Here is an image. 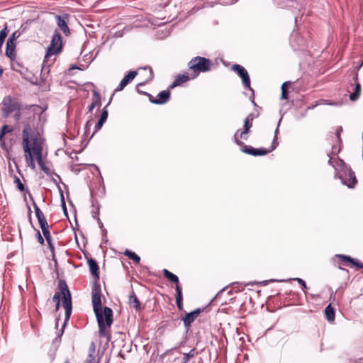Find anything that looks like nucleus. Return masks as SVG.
Returning a JSON list of instances; mask_svg holds the SVG:
<instances>
[{
  "instance_id": "nucleus-1",
  "label": "nucleus",
  "mask_w": 363,
  "mask_h": 363,
  "mask_svg": "<svg viewBox=\"0 0 363 363\" xmlns=\"http://www.w3.org/2000/svg\"><path fill=\"white\" fill-rule=\"evenodd\" d=\"M89 271L96 277V281L91 289V303L93 310L96 315L99 325V333L101 337L109 338L111 336V326L113 324V311L108 306H105L102 311L101 306V289L98 280L99 279V267L92 258L88 259Z\"/></svg>"
},
{
  "instance_id": "nucleus-2",
  "label": "nucleus",
  "mask_w": 363,
  "mask_h": 363,
  "mask_svg": "<svg viewBox=\"0 0 363 363\" xmlns=\"http://www.w3.org/2000/svg\"><path fill=\"white\" fill-rule=\"evenodd\" d=\"M45 123V118L42 117V115L29 116L22 131V141L27 138L28 143L34 144L33 143L36 142L37 145L43 143L40 131L43 130Z\"/></svg>"
},
{
  "instance_id": "nucleus-3",
  "label": "nucleus",
  "mask_w": 363,
  "mask_h": 363,
  "mask_svg": "<svg viewBox=\"0 0 363 363\" xmlns=\"http://www.w3.org/2000/svg\"><path fill=\"white\" fill-rule=\"evenodd\" d=\"M58 291H57L52 297V300L55 303H58L60 302V298L62 296V305L65 308V317L64 325L61 330L60 335H62L64 328H65L67 323H68L72 311V296L70 291L68 288V286L64 279H60L58 281Z\"/></svg>"
},
{
  "instance_id": "nucleus-4",
  "label": "nucleus",
  "mask_w": 363,
  "mask_h": 363,
  "mask_svg": "<svg viewBox=\"0 0 363 363\" xmlns=\"http://www.w3.org/2000/svg\"><path fill=\"white\" fill-rule=\"evenodd\" d=\"M282 119V117L279 119L278 125L274 132V138L273 139L272 145L269 149L265 148H255L250 145H245L242 140L238 139V133L234 135V140L235 143L239 145L241 148L240 150L247 155H252L255 157L257 156H264L267 155L269 152H272L276 147L278 146L277 142V134L279 133V123Z\"/></svg>"
},
{
  "instance_id": "nucleus-5",
  "label": "nucleus",
  "mask_w": 363,
  "mask_h": 363,
  "mask_svg": "<svg viewBox=\"0 0 363 363\" xmlns=\"http://www.w3.org/2000/svg\"><path fill=\"white\" fill-rule=\"evenodd\" d=\"M213 63L211 60L204 57L197 56L192 58L188 63L191 72V78H196L201 72H206L211 69Z\"/></svg>"
},
{
  "instance_id": "nucleus-6",
  "label": "nucleus",
  "mask_w": 363,
  "mask_h": 363,
  "mask_svg": "<svg viewBox=\"0 0 363 363\" xmlns=\"http://www.w3.org/2000/svg\"><path fill=\"white\" fill-rule=\"evenodd\" d=\"M340 171L337 172L335 176L337 177L342 184L348 188L353 189L357 184L354 172L342 160H339Z\"/></svg>"
},
{
  "instance_id": "nucleus-7",
  "label": "nucleus",
  "mask_w": 363,
  "mask_h": 363,
  "mask_svg": "<svg viewBox=\"0 0 363 363\" xmlns=\"http://www.w3.org/2000/svg\"><path fill=\"white\" fill-rule=\"evenodd\" d=\"M62 40L61 35L58 32H55L52 35L50 45L48 47L43 60V65L48 64L50 58L53 55H57L62 51Z\"/></svg>"
},
{
  "instance_id": "nucleus-8",
  "label": "nucleus",
  "mask_w": 363,
  "mask_h": 363,
  "mask_svg": "<svg viewBox=\"0 0 363 363\" xmlns=\"http://www.w3.org/2000/svg\"><path fill=\"white\" fill-rule=\"evenodd\" d=\"M21 105L18 99L11 96H6L2 101V111L4 113H11L18 112Z\"/></svg>"
},
{
  "instance_id": "nucleus-9",
  "label": "nucleus",
  "mask_w": 363,
  "mask_h": 363,
  "mask_svg": "<svg viewBox=\"0 0 363 363\" xmlns=\"http://www.w3.org/2000/svg\"><path fill=\"white\" fill-rule=\"evenodd\" d=\"M138 74V72L136 71H130L128 72V74H126L123 79L121 81L120 84H118V86L116 88L114 92L112 94L108 102L107 103V104L104 107V108L102 109L101 112L100 113H108V111L107 109V107L110 104L111 101V99L114 95V93L115 92H117V91H122L125 86L129 83L132 80H133V79L137 76Z\"/></svg>"
},
{
  "instance_id": "nucleus-10",
  "label": "nucleus",
  "mask_w": 363,
  "mask_h": 363,
  "mask_svg": "<svg viewBox=\"0 0 363 363\" xmlns=\"http://www.w3.org/2000/svg\"><path fill=\"white\" fill-rule=\"evenodd\" d=\"M28 139H24L22 141V147L24 151L25 160L28 165L32 169H35V164L34 161V145L31 143H28Z\"/></svg>"
},
{
  "instance_id": "nucleus-11",
  "label": "nucleus",
  "mask_w": 363,
  "mask_h": 363,
  "mask_svg": "<svg viewBox=\"0 0 363 363\" xmlns=\"http://www.w3.org/2000/svg\"><path fill=\"white\" fill-rule=\"evenodd\" d=\"M231 69L237 72L242 78L244 87L252 91V89L250 86V76L246 69L240 65L235 64L232 66Z\"/></svg>"
},
{
  "instance_id": "nucleus-12",
  "label": "nucleus",
  "mask_w": 363,
  "mask_h": 363,
  "mask_svg": "<svg viewBox=\"0 0 363 363\" xmlns=\"http://www.w3.org/2000/svg\"><path fill=\"white\" fill-rule=\"evenodd\" d=\"M34 144V155L36 157V160L38 164L40 167L41 169L46 174H49V168L45 166L43 160V143L36 144V142L33 143Z\"/></svg>"
},
{
  "instance_id": "nucleus-13",
  "label": "nucleus",
  "mask_w": 363,
  "mask_h": 363,
  "mask_svg": "<svg viewBox=\"0 0 363 363\" xmlns=\"http://www.w3.org/2000/svg\"><path fill=\"white\" fill-rule=\"evenodd\" d=\"M56 23L58 27L62 30L63 33L67 36L69 35L70 31L68 27L69 15L65 14L63 16L55 15Z\"/></svg>"
},
{
  "instance_id": "nucleus-14",
  "label": "nucleus",
  "mask_w": 363,
  "mask_h": 363,
  "mask_svg": "<svg viewBox=\"0 0 363 363\" xmlns=\"http://www.w3.org/2000/svg\"><path fill=\"white\" fill-rule=\"evenodd\" d=\"M353 80L354 82V84H350V89H352V91L350 93V99L351 101H356L359 98L362 92L361 85L357 82L358 74H355V76L353 77Z\"/></svg>"
},
{
  "instance_id": "nucleus-15",
  "label": "nucleus",
  "mask_w": 363,
  "mask_h": 363,
  "mask_svg": "<svg viewBox=\"0 0 363 363\" xmlns=\"http://www.w3.org/2000/svg\"><path fill=\"white\" fill-rule=\"evenodd\" d=\"M252 118L247 117L244 121V128L243 130L238 129L235 134L238 133V139L242 140H247L248 133L250 128L252 126Z\"/></svg>"
},
{
  "instance_id": "nucleus-16",
  "label": "nucleus",
  "mask_w": 363,
  "mask_h": 363,
  "mask_svg": "<svg viewBox=\"0 0 363 363\" xmlns=\"http://www.w3.org/2000/svg\"><path fill=\"white\" fill-rule=\"evenodd\" d=\"M170 94L171 93L169 90H163L160 92L155 98H154L152 96H150V101L152 104H163L169 101Z\"/></svg>"
},
{
  "instance_id": "nucleus-17",
  "label": "nucleus",
  "mask_w": 363,
  "mask_h": 363,
  "mask_svg": "<svg viewBox=\"0 0 363 363\" xmlns=\"http://www.w3.org/2000/svg\"><path fill=\"white\" fill-rule=\"evenodd\" d=\"M101 106V94L97 90L94 89L92 91V97H91V104H89V106L87 107L88 112L91 113L95 108H97L99 109Z\"/></svg>"
},
{
  "instance_id": "nucleus-18",
  "label": "nucleus",
  "mask_w": 363,
  "mask_h": 363,
  "mask_svg": "<svg viewBox=\"0 0 363 363\" xmlns=\"http://www.w3.org/2000/svg\"><path fill=\"white\" fill-rule=\"evenodd\" d=\"M201 313V309L196 308L194 311L188 313L183 318L184 325L186 328L191 326V323L196 320V318Z\"/></svg>"
},
{
  "instance_id": "nucleus-19",
  "label": "nucleus",
  "mask_w": 363,
  "mask_h": 363,
  "mask_svg": "<svg viewBox=\"0 0 363 363\" xmlns=\"http://www.w3.org/2000/svg\"><path fill=\"white\" fill-rule=\"evenodd\" d=\"M11 68L13 71L19 72L21 75L24 76L28 72V69L19 60L14 58L11 60Z\"/></svg>"
},
{
  "instance_id": "nucleus-20",
  "label": "nucleus",
  "mask_w": 363,
  "mask_h": 363,
  "mask_svg": "<svg viewBox=\"0 0 363 363\" xmlns=\"http://www.w3.org/2000/svg\"><path fill=\"white\" fill-rule=\"evenodd\" d=\"M337 257L342 260V263H350L352 265L356 267L358 269H363V264L359 260L351 257L350 256L345 255H337Z\"/></svg>"
},
{
  "instance_id": "nucleus-21",
  "label": "nucleus",
  "mask_w": 363,
  "mask_h": 363,
  "mask_svg": "<svg viewBox=\"0 0 363 363\" xmlns=\"http://www.w3.org/2000/svg\"><path fill=\"white\" fill-rule=\"evenodd\" d=\"M29 196H30V199L33 201V208L35 209V216H36V217L38 218L39 225L47 223L48 222H47V220H46L43 213L41 211L40 208L38 206L36 203L34 201L32 195L30 194Z\"/></svg>"
},
{
  "instance_id": "nucleus-22",
  "label": "nucleus",
  "mask_w": 363,
  "mask_h": 363,
  "mask_svg": "<svg viewBox=\"0 0 363 363\" xmlns=\"http://www.w3.org/2000/svg\"><path fill=\"white\" fill-rule=\"evenodd\" d=\"M189 79H192L191 78V73L184 74H179L172 84L169 85V89H173L177 86L182 85L183 83L188 82Z\"/></svg>"
},
{
  "instance_id": "nucleus-23",
  "label": "nucleus",
  "mask_w": 363,
  "mask_h": 363,
  "mask_svg": "<svg viewBox=\"0 0 363 363\" xmlns=\"http://www.w3.org/2000/svg\"><path fill=\"white\" fill-rule=\"evenodd\" d=\"M16 43L6 41L5 55L10 60L16 58Z\"/></svg>"
},
{
  "instance_id": "nucleus-24",
  "label": "nucleus",
  "mask_w": 363,
  "mask_h": 363,
  "mask_svg": "<svg viewBox=\"0 0 363 363\" xmlns=\"http://www.w3.org/2000/svg\"><path fill=\"white\" fill-rule=\"evenodd\" d=\"M107 117L108 115H101L99 120L96 123L94 121V123L93 125L94 130L89 136V140L91 139L93 136L95 135V133H97L102 128L104 123L107 120Z\"/></svg>"
},
{
  "instance_id": "nucleus-25",
  "label": "nucleus",
  "mask_w": 363,
  "mask_h": 363,
  "mask_svg": "<svg viewBox=\"0 0 363 363\" xmlns=\"http://www.w3.org/2000/svg\"><path fill=\"white\" fill-rule=\"evenodd\" d=\"M128 304L130 308H135L136 310L140 309V302L134 291L129 296Z\"/></svg>"
},
{
  "instance_id": "nucleus-26",
  "label": "nucleus",
  "mask_w": 363,
  "mask_h": 363,
  "mask_svg": "<svg viewBox=\"0 0 363 363\" xmlns=\"http://www.w3.org/2000/svg\"><path fill=\"white\" fill-rule=\"evenodd\" d=\"M176 303L179 311H183L184 306L182 303V292L179 285L176 286Z\"/></svg>"
},
{
  "instance_id": "nucleus-27",
  "label": "nucleus",
  "mask_w": 363,
  "mask_h": 363,
  "mask_svg": "<svg viewBox=\"0 0 363 363\" xmlns=\"http://www.w3.org/2000/svg\"><path fill=\"white\" fill-rule=\"evenodd\" d=\"M325 315L328 322H333L335 320V308L332 306L331 303L328 304L325 309Z\"/></svg>"
},
{
  "instance_id": "nucleus-28",
  "label": "nucleus",
  "mask_w": 363,
  "mask_h": 363,
  "mask_svg": "<svg viewBox=\"0 0 363 363\" xmlns=\"http://www.w3.org/2000/svg\"><path fill=\"white\" fill-rule=\"evenodd\" d=\"M163 274L170 282L175 283L176 286L179 285V278L177 275L166 269H163Z\"/></svg>"
},
{
  "instance_id": "nucleus-29",
  "label": "nucleus",
  "mask_w": 363,
  "mask_h": 363,
  "mask_svg": "<svg viewBox=\"0 0 363 363\" xmlns=\"http://www.w3.org/2000/svg\"><path fill=\"white\" fill-rule=\"evenodd\" d=\"M198 354V352L195 348L191 349L189 352L184 353V357L182 360V363H188L191 358H194Z\"/></svg>"
},
{
  "instance_id": "nucleus-30",
  "label": "nucleus",
  "mask_w": 363,
  "mask_h": 363,
  "mask_svg": "<svg viewBox=\"0 0 363 363\" xmlns=\"http://www.w3.org/2000/svg\"><path fill=\"white\" fill-rule=\"evenodd\" d=\"M40 227L42 230L43 236L45 237V239L46 240V241H50V240L52 239V237L50 233L48 223H47L45 224L40 225Z\"/></svg>"
},
{
  "instance_id": "nucleus-31",
  "label": "nucleus",
  "mask_w": 363,
  "mask_h": 363,
  "mask_svg": "<svg viewBox=\"0 0 363 363\" xmlns=\"http://www.w3.org/2000/svg\"><path fill=\"white\" fill-rule=\"evenodd\" d=\"M124 255L127 256L129 259H132L135 263L139 264L140 261V257L135 252L126 250L124 252Z\"/></svg>"
},
{
  "instance_id": "nucleus-32",
  "label": "nucleus",
  "mask_w": 363,
  "mask_h": 363,
  "mask_svg": "<svg viewBox=\"0 0 363 363\" xmlns=\"http://www.w3.org/2000/svg\"><path fill=\"white\" fill-rule=\"evenodd\" d=\"M342 144L335 143L332 145L331 151L328 153L330 155L337 156L342 150Z\"/></svg>"
},
{
  "instance_id": "nucleus-33",
  "label": "nucleus",
  "mask_w": 363,
  "mask_h": 363,
  "mask_svg": "<svg viewBox=\"0 0 363 363\" xmlns=\"http://www.w3.org/2000/svg\"><path fill=\"white\" fill-rule=\"evenodd\" d=\"M328 156L329 157L328 164L337 171V167H340L339 160L341 159L339 157L334 158L333 157V155H330V154H328Z\"/></svg>"
},
{
  "instance_id": "nucleus-34",
  "label": "nucleus",
  "mask_w": 363,
  "mask_h": 363,
  "mask_svg": "<svg viewBox=\"0 0 363 363\" xmlns=\"http://www.w3.org/2000/svg\"><path fill=\"white\" fill-rule=\"evenodd\" d=\"M289 82H285L281 85V99H288L289 93L287 89V85L289 84Z\"/></svg>"
},
{
  "instance_id": "nucleus-35",
  "label": "nucleus",
  "mask_w": 363,
  "mask_h": 363,
  "mask_svg": "<svg viewBox=\"0 0 363 363\" xmlns=\"http://www.w3.org/2000/svg\"><path fill=\"white\" fill-rule=\"evenodd\" d=\"M94 123V121L93 119H90L86 122L85 127H84V130H85L84 135H86L87 136L89 135L91 128L93 126Z\"/></svg>"
},
{
  "instance_id": "nucleus-36",
  "label": "nucleus",
  "mask_w": 363,
  "mask_h": 363,
  "mask_svg": "<svg viewBox=\"0 0 363 363\" xmlns=\"http://www.w3.org/2000/svg\"><path fill=\"white\" fill-rule=\"evenodd\" d=\"M342 132V128L341 126L338 127L337 130H335V137H336V142L338 144H342V141L341 139V133Z\"/></svg>"
},
{
  "instance_id": "nucleus-37",
  "label": "nucleus",
  "mask_w": 363,
  "mask_h": 363,
  "mask_svg": "<svg viewBox=\"0 0 363 363\" xmlns=\"http://www.w3.org/2000/svg\"><path fill=\"white\" fill-rule=\"evenodd\" d=\"M8 33H9V30H8L7 26H6L5 28H3L0 31V41L1 42L4 43L5 38L7 37Z\"/></svg>"
},
{
  "instance_id": "nucleus-38",
  "label": "nucleus",
  "mask_w": 363,
  "mask_h": 363,
  "mask_svg": "<svg viewBox=\"0 0 363 363\" xmlns=\"http://www.w3.org/2000/svg\"><path fill=\"white\" fill-rule=\"evenodd\" d=\"M8 33H9V30H8L7 26H6L5 28H3L0 31V41L1 42L4 43L5 38L7 37Z\"/></svg>"
},
{
  "instance_id": "nucleus-39",
  "label": "nucleus",
  "mask_w": 363,
  "mask_h": 363,
  "mask_svg": "<svg viewBox=\"0 0 363 363\" xmlns=\"http://www.w3.org/2000/svg\"><path fill=\"white\" fill-rule=\"evenodd\" d=\"M20 35H21L20 32L16 30L11 34V35L9 38V39L7 40L10 41V42L16 43V40L17 38H18L20 37Z\"/></svg>"
},
{
  "instance_id": "nucleus-40",
  "label": "nucleus",
  "mask_w": 363,
  "mask_h": 363,
  "mask_svg": "<svg viewBox=\"0 0 363 363\" xmlns=\"http://www.w3.org/2000/svg\"><path fill=\"white\" fill-rule=\"evenodd\" d=\"M13 130V128L8 125H4L1 130H0V133L4 134V135H5L6 133H10Z\"/></svg>"
},
{
  "instance_id": "nucleus-41",
  "label": "nucleus",
  "mask_w": 363,
  "mask_h": 363,
  "mask_svg": "<svg viewBox=\"0 0 363 363\" xmlns=\"http://www.w3.org/2000/svg\"><path fill=\"white\" fill-rule=\"evenodd\" d=\"M14 182L16 184L17 188L18 189V190L20 191H23L25 190L24 185L22 184V182H21V180L18 177H15Z\"/></svg>"
},
{
  "instance_id": "nucleus-42",
  "label": "nucleus",
  "mask_w": 363,
  "mask_h": 363,
  "mask_svg": "<svg viewBox=\"0 0 363 363\" xmlns=\"http://www.w3.org/2000/svg\"><path fill=\"white\" fill-rule=\"evenodd\" d=\"M32 111H34L35 113L40 112V113H43V112L45 111V109H42L41 107L35 105L32 106Z\"/></svg>"
},
{
  "instance_id": "nucleus-43",
  "label": "nucleus",
  "mask_w": 363,
  "mask_h": 363,
  "mask_svg": "<svg viewBox=\"0 0 363 363\" xmlns=\"http://www.w3.org/2000/svg\"><path fill=\"white\" fill-rule=\"evenodd\" d=\"M144 69L145 70L148 69V71H149V76L147 79V81L152 80L153 79V71H152V68L150 67H144Z\"/></svg>"
},
{
  "instance_id": "nucleus-44",
  "label": "nucleus",
  "mask_w": 363,
  "mask_h": 363,
  "mask_svg": "<svg viewBox=\"0 0 363 363\" xmlns=\"http://www.w3.org/2000/svg\"><path fill=\"white\" fill-rule=\"evenodd\" d=\"M36 236H37V239H38V241L39 242V243H40L41 245H43L45 240L39 230H37Z\"/></svg>"
},
{
  "instance_id": "nucleus-45",
  "label": "nucleus",
  "mask_w": 363,
  "mask_h": 363,
  "mask_svg": "<svg viewBox=\"0 0 363 363\" xmlns=\"http://www.w3.org/2000/svg\"><path fill=\"white\" fill-rule=\"evenodd\" d=\"M296 280L298 282L299 284H301V286L304 289H307V286H306V284L305 282V281L301 278H296Z\"/></svg>"
},
{
  "instance_id": "nucleus-46",
  "label": "nucleus",
  "mask_w": 363,
  "mask_h": 363,
  "mask_svg": "<svg viewBox=\"0 0 363 363\" xmlns=\"http://www.w3.org/2000/svg\"><path fill=\"white\" fill-rule=\"evenodd\" d=\"M61 201H62V205L63 206L64 210L66 211V206H65V202L64 196H63L62 192H61Z\"/></svg>"
},
{
  "instance_id": "nucleus-47",
  "label": "nucleus",
  "mask_w": 363,
  "mask_h": 363,
  "mask_svg": "<svg viewBox=\"0 0 363 363\" xmlns=\"http://www.w3.org/2000/svg\"><path fill=\"white\" fill-rule=\"evenodd\" d=\"M48 244V246H49V248L50 249L51 251H54V246H53V244H52V239L50 240V241H47Z\"/></svg>"
},
{
  "instance_id": "nucleus-48",
  "label": "nucleus",
  "mask_w": 363,
  "mask_h": 363,
  "mask_svg": "<svg viewBox=\"0 0 363 363\" xmlns=\"http://www.w3.org/2000/svg\"><path fill=\"white\" fill-rule=\"evenodd\" d=\"M4 134L0 133V143H3L4 142Z\"/></svg>"
},
{
  "instance_id": "nucleus-49",
  "label": "nucleus",
  "mask_w": 363,
  "mask_h": 363,
  "mask_svg": "<svg viewBox=\"0 0 363 363\" xmlns=\"http://www.w3.org/2000/svg\"><path fill=\"white\" fill-rule=\"evenodd\" d=\"M60 306V302H59V304L58 303H55V310L56 311L59 310Z\"/></svg>"
},
{
  "instance_id": "nucleus-50",
  "label": "nucleus",
  "mask_w": 363,
  "mask_h": 363,
  "mask_svg": "<svg viewBox=\"0 0 363 363\" xmlns=\"http://www.w3.org/2000/svg\"><path fill=\"white\" fill-rule=\"evenodd\" d=\"M362 65H363V60H362V62L360 64H359V65L357 67V69L359 70L362 67Z\"/></svg>"
},
{
  "instance_id": "nucleus-51",
  "label": "nucleus",
  "mask_w": 363,
  "mask_h": 363,
  "mask_svg": "<svg viewBox=\"0 0 363 363\" xmlns=\"http://www.w3.org/2000/svg\"><path fill=\"white\" fill-rule=\"evenodd\" d=\"M3 68L1 67V66L0 65V77H1L2 74H3Z\"/></svg>"
},
{
  "instance_id": "nucleus-52",
  "label": "nucleus",
  "mask_w": 363,
  "mask_h": 363,
  "mask_svg": "<svg viewBox=\"0 0 363 363\" xmlns=\"http://www.w3.org/2000/svg\"><path fill=\"white\" fill-rule=\"evenodd\" d=\"M339 269H340V270H342V271H345V272H348V271H347L346 269H345V268H343V267H340V266L339 267Z\"/></svg>"
},
{
  "instance_id": "nucleus-53",
  "label": "nucleus",
  "mask_w": 363,
  "mask_h": 363,
  "mask_svg": "<svg viewBox=\"0 0 363 363\" xmlns=\"http://www.w3.org/2000/svg\"><path fill=\"white\" fill-rule=\"evenodd\" d=\"M223 290H221L220 292H218V293L217 294V295L216 296V298H218V297L220 296V294L223 292Z\"/></svg>"
},
{
  "instance_id": "nucleus-54",
  "label": "nucleus",
  "mask_w": 363,
  "mask_h": 363,
  "mask_svg": "<svg viewBox=\"0 0 363 363\" xmlns=\"http://www.w3.org/2000/svg\"><path fill=\"white\" fill-rule=\"evenodd\" d=\"M78 67L76 65H72L70 69H77Z\"/></svg>"
},
{
  "instance_id": "nucleus-55",
  "label": "nucleus",
  "mask_w": 363,
  "mask_h": 363,
  "mask_svg": "<svg viewBox=\"0 0 363 363\" xmlns=\"http://www.w3.org/2000/svg\"><path fill=\"white\" fill-rule=\"evenodd\" d=\"M64 363H69V360H66Z\"/></svg>"
}]
</instances>
